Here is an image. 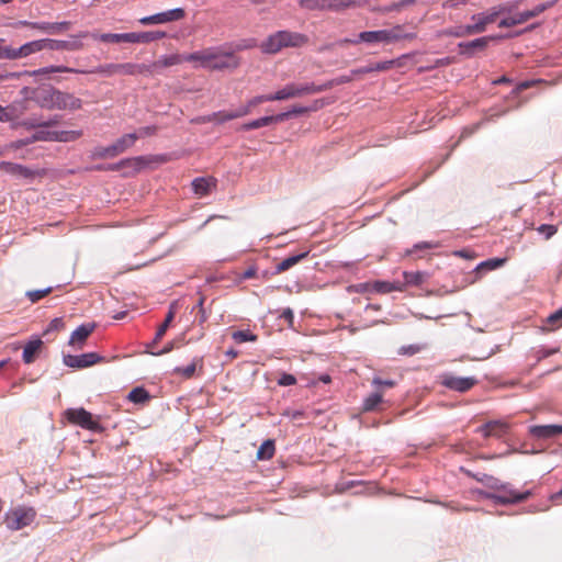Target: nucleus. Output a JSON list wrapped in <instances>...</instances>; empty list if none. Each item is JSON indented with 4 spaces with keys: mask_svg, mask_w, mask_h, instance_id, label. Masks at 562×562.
Instances as JSON below:
<instances>
[{
    "mask_svg": "<svg viewBox=\"0 0 562 562\" xmlns=\"http://www.w3.org/2000/svg\"><path fill=\"white\" fill-rule=\"evenodd\" d=\"M34 101L42 109L50 111H77L82 108V100L80 98L53 86H46L41 90L34 91Z\"/></svg>",
    "mask_w": 562,
    "mask_h": 562,
    "instance_id": "f257e3e1",
    "label": "nucleus"
},
{
    "mask_svg": "<svg viewBox=\"0 0 562 562\" xmlns=\"http://www.w3.org/2000/svg\"><path fill=\"white\" fill-rule=\"evenodd\" d=\"M308 37L305 34L291 31H278L260 45V48L266 54H277L286 47H302L307 44Z\"/></svg>",
    "mask_w": 562,
    "mask_h": 562,
    "instance_id": "f03ea898",
    "label": "nucleus"
},
{
    "mask_svg": "<svg viewBox=\"0 0 562 562\" xmlns=\"http://www.w3.org/2000/svg\"><path fill=\"white\" fill-rule=\"evenodd\" d=\"M76 74H100L104 76H114V75H123V76H136L149 72L150 67L144 64H134V63H122V64H105L100 65L93 70H80Z\"/></svg>",
    "mask_w": 562,
    "mask_h": 562,
    "instance_id": "7ed1b4c3",
    "label": "nucleus"
},
{
    "mask_svg": "<svg viewBox=\"0 0 562 562\" xmlns=\"http://www.w3.org/2000/svg\"><path fill=\"white\" fill-rule=\"evenodd\" d=\"M36 518V510L33 507L16 506L8 510L3 522L8 529L16 531L30 526Z\"/></svg>",
    "mask_w": 562,
    "mask_h": 562,
    "instance_id": "20e7f679",
    "label": "nucleus"
},
{
    "mask_svg": "<svg viewBox=\"0 0 562 562\" xmlns=\"http://www.w3.org/2000/svg\"><path fill=\"white\" fill-rule=\"evenodd\" d=\"M44 48L43 38L34 40L21 45L19 48H13L5 45V40L0 38V59L16 60L26 58Z\"/></svg>",
    "mask_w": 562,
    "mask_h": 562,
    "instance_id": "39448f33",
    "label": "nucleus"
},
{
    "mask_svg": "<svg viewBox=\"0 0 562 562\" xmlns=\"http://www.w3.org/2000/svg\"><path fill=\"white\" fill-rule=\"evenodd\" d=\"M319 93L317 85L314 82L306 83H288L283 88L272 93L273 101H283L293 98Z\"/></svg>",
    "mask_w": 562,
    "mask_h": 562,
    "instance_id": "423d86ee",
    "label": "nucleus"
},
{
    "mask_svg": "<svg viewBox=\"0 0 562 562\" xmlns=\"http://www.w3.org/2000/svg\"><path fill=\"white\" fill-rule=\"evenodd\" d=\"M88 35L89 32H80L78 34L71 35V41L43 38L44 48L50 50H80L83 48L81 40L88 37Z\"/></svg>",
    "mask_w": 562,
    "mask_h": 562,
    "instance_id": "0eeeda50",
    "label": "nucleus"
},
{
    "mask_svg": "<svg viewBox=\"0 0 562 562\" xmlns=\"http://www.w3.org/2000/svg\"><path fill=\"white\" fill-rule=\"evenodd\" d=\"M76 68H70L63 65H50L47 67L38 68L35 70H25V71H19V72H7V74H0V81L9 80V79H20L24 75L29 76H44L49 74H56V72H77Z\"/></svg>",
    "mask_w": 562,
    "mask_h": 562,
    "instance_id": "6e6552de",
    "label": "nucleus"
},
{
    "mask_svg": "<svg viewBox=\"0 0 562 562\" xmlns=\"http://www.w3.org/2000/svg\"><path fill=\"white\" fill-rule=\"evenodd\" d=\"M0 170L9 173L11 176L18 177V178H24L29 180H33L37 177H44L46 175V171L44 169H31L26 166L11 162V161H1L0 162Z\"/></svg>",
    "mask_w": 562,
    "mask_h": 562,
    "instance_id": "1a4fd4ad",
    "label": "nucleus"
},
{
    "mask_svg": "<svg viewBox=\"0 0 562 562\" xmlns=\"http://www.w3.org/2000/svg\"><path fill=\"white\" fill-rule=\"evenodd\" d=\"M356 4V0H302L301 5L307 10L341 11Z\"/></svg>",
    "mask_w": 562,
    "mask_h": 562,
    "instance_id": "9d476101",
    "label": "nucleus"
},
{
    "mask_svg": "<svg viewBox=\"0 0 562 562\" xmlns=\"http://www.w3.org/2000/svg\"><path fill=\"white\" fill-rule=\"evenodd\" d=\"M65 415L69 423L85 429L97 430L99 428V423L94 420L92 414L85 408H69L66 411Z\"/></svg>",
    "mask_w": 562,
    "mask_h": 562,
    "instance_id": "9b49d317",
    "label": "nucleus"
},
{
    "mask_svg": "<svg viewBox=\"0 0 562 562\" xmlns=\"http://www.w3.org/2000/svg\"><path fill=\"white\" fill-rule=\"evenodd\" d=\"M186 16V12L181 8L171 9L165 12L156 13L153 15L144 16L139 19V23L143 25H155L165 24L182 20Z\"/></svg>",
    "mask_w": 562,
    "mask_h": 562,
    "instance_id": "f8f14e48",
    "label": "nucleus"
},
{
    "mask_svg": "<svg viewBox=\"0 0 562 562\" xmlns=\"http://www.w3.org/2000/svg\"><path fill=\"white\" fill-rule=\"evenodd\" d=\"M441 384L452 391L464 393L476 385L477 380L474 376L463 378L447 373L441 375Z\"/></svg>",
    "mask_w": 562,
    "mask_h": 562,
    "instance_id": "ddd939ff",
    "label": "nucleus"
},
{
    "mask_svg": "<svg viewBox=\"0 0 562 562\" xmlns=\"http://www.w3.org/2000/svg\"><path fill=\"white\" fill-rule=\"evenodd\" d=\"M167 159L165 156H138L132 158H125L121 160V165L124 166V169H131L133 173L139 172L151 164H162L166 162Z\"/></svg>",
    "mask_w": 562,
    "mask_h": 562,
    "instance_id": "4468645a",
    "label": "nucleus"
},
{
    "mask_svg": "<svg viewBox=\"0 0 562 562\" xmlns=\"http://www.w3.org/2000/svg\"><path fill=\"white\" fill-rule=\"evenodd\" d=\"M239 65V59L233 53L222 52L213 48L212 59H211V69L212 70H222V69H235Z\"/></svg>",
    "mask_w": 562,
    "mask_h": 562,
    "instance_id": "2eb2a0df",
    "label": "nucleus"
},
{
    "mask_svg": "<svg viewBox=\"0 0 562 562\" xmlns=\"http://www.w3.org/2000/svg\"><path fill=\"white\" fill-rule=\"evenodd\" d=\"M102 360L103 358L99 356L97 352H88L79 356L67 355L64 357V363L67 367L75 369L88 368Z\"/></svg>",
    "mask_w": 562,
    "mask_h": 562,
    "instance_id": "dca6fc26",
    "label": "nucleus"
},
{
    "mask_svg": "<svg viewBox=\"0 0 562 562\" xmlns=\"http://www.w3.org/2000/svg\"><path fill=\"white\" fill-rule=\"evenodd\" d=\"M508 430V425L502 420H491L476 429L484 438L496 437L499 438Z\"/></svg>",
    "mask_w": 562,
    "mask_h": 562,
    "instance_id": "f3484780",
    "label": "nucleus"
},
{
    "mask_svg": "<svg viewBox=\"0 0 562 562\" xmlns=\"http://www.w3.org/2000/svg\"><path fill=\"white\" fill-rule=\"evenodd\" d=\"M363 290H373L378 293L386 294L390 292H403L405 291V284H402L401 281H374L372 283H364L360 285Z\"/></svg>",
    "mask_w": 562,
    "mask_h": 562,
    "instance_id": "a211bd4d",
    "label": "nucleus"
},
{
    "mask_svg": "<svg viewBox=\"0 0 562 562\" xmlns=\"http://www.w3.org/2000/svg\"><path fill=\"white\" fill-rule=\"evenodd\" d=\"M95 329L94 323H87L80 325L78 328H76L70 338H69V345L72 347H76L78 349L82 348L85 341L87 338L93 333Z\"/></svg>",
    "mask_w": 562,
    "mask_h": 562,
    "instance_id": "6ab92c4d",
    "label": "nucleus"
},
{
    "mask_svg": "<svg viewBox=\"0 0 562 562\" xmlns=\"http://www.w3.org/2000/svg\"><path fill=\"white\" fill-rule=\"evenodd\" d=\"M346 43L350 44H358L359 42H366V43H385L390 44L389 35L386 30H379V31H364L359 34L358 40H346Z\"/></svg>",
    "mask_w": 562,
    "mask_h": 562,
    "instance_id": "aec40b11",
    "label": "nucleus"
},
{
    "mask_svg": "<svg viewBox=\"0 0 562 562\" xmlns=\"http://www.w3.org/2000/svg\"><path fill=\"white\" fill-rule=\"evenodd\" d=\"M203 373V358L195 357L187 367H176L173 374L181 376L186 380L192 379L195 374Z\"/></svg>",
    "mask_w": 562,
    "mask_h": 562,
    "instance_id": "412c9836",
    "label": "nucleus"
},
{
    "mask_svg": "<svg viewBox=\"0 0 562 562\" xmlns=\"http://www.w3.org/2000/svg\"><path fill=\"white\" fill-rule=\"evenodd\" d=\"M510 11H512V5L504 4V5H501L498 8V10H494L491 13L474 14L472 16V20L475 22L473 25L474 26H481L482 27V32H484L488 24H491V23L496 21V18L498 16V14L505 13V12H510Z\"/></svg>",
    "mask_w": 562,
    "mask_h": 562,
    "instance_id": "4be33fe9",
    "label": "nucleus"
},
{
    "mask_svg": "<svg viewBox=\"0 0 562 562\" xmlns=\"http://www.w3.org/2000/svg\"><path fill=\"white\" fill-rule=\"evenodd\" d=\"M44 342L40 338H35L30 340L23 348L22 359L24 363L31 364L33 363L37 357L40 356L43 349Z\"/></svg>",
    "mask_w": 562,
    "mask_h": 562,
    "instance_id": "5701e85b",
    "label": "nucleus"
},
{
    "mask_svg": "<svg viewBox=\"0 0 562 562\" xmlns=\"http://www.w3.org/2000/svg\"><path fill=\"white\" fill-rule=\"evenodd\" d=\"M530 434L537 439H549L562 434V426L536 425L530 427Z\"/></svg>",
    "mask_w": 562,
    "mask_h": 562,
    "instance_id": "b1692460",
    "label": "nucleus"
},
{
    "mask_svg": "<svg viewBox=\"0 0 562 562\" xmlns=\"http://www.w3.org/2000/svg\"><path fill=\"white\" fill-rule=\"evenodd\" d=\"M166 36L161 31H148L140 33H126V43H150Z\"/></svg>",
    "mask_w": 562,
    "mask_h": 562,
    "instance_id": "393cba45",
    "label": "nucleus"
},
{
    "mask_svg": "<svg viewBox=\"0 0 562 562\" xmlns=\"http://www.w3.org/2000/svg\"><path fill=\"white\" fill-rule=\"evenodd\" d=\"M492 40H495V37H493V36H484V37L475 38V40H473L471 42L460 43L459 44V48H460L462 54L472 56L474 50H476V49L483 50L484 48H486L487 44Z\"/></svg>",
    "mask_w": 562,
    "mask_h": 562,
    "instance_id": "a878e982",
    "label": "nucleus"
},
{
    "mask_svg": "<svg viewBox=\"0 0 562 562\" xmlns=\"http://www.w3.org/2000/svg\"><path fill=\"white\" fill-rule=\"evenodd\" d=\"M29 110V101L26 98L21 100H15L9 105L5 106V111L8 112L9 122H13L19 120L22 115L26 113Z\"/></svg>",
    "mask_w": 562,
    "mask_h": 562,
    "instance_id": "bb28decb",
    "label": "nucleus"
},
{
    "mask_svg": "<svg viewBox=\"0 0 562 562\" xmlns=\"http://www.w3.org/2000/svg\"><path fill=\"white\" fill-rule=\"evenodd\" d=\"M216 184V180L212 177H200L192 181V189L200 196L207 195L211 189Z\"/></svg>",
    "mask_w": 562,
    "mask_h": 562,
    "instance_id": "cd10ccee",
    "label": "nucleus"
},
{
    "mask_svg": "<svg viewBox=\"0 0 562 562\" xmlns=\"http://www.w3.org/2000/svg\"><path fill=\"white\" fill-rule=\"evenodd\" d=\"M213 48L194 52L183 57V60L190 63H199L200 66L211 69Z\"/></svg>",
    "mask_w": 562,
    "mask_h": 562,
    "instance_id": "c85d7f7f",
    "label": "nucleus"
},
{
    "mask_svg": "<svg viewBox=\"0 0 562 562\" xmlns=\"http://www.w3.org/2000/svg\"><path fill=\"white\" fill-rule=\"evenodd\" d=\"M531 493L529 491L518 493L513 490L506 492L504 495H495L494 498L497 503L501 504H514V503H520L529 498Z\"/></svg>",
    "mask_w": 562,
    "mask_h": 562,
    "instance_id": "c756f323",
    "label": "nucleus"
},
{
    "mask_svg": "<svg viewBox=\"0 0 562 562\" xmlns=\"http://www.w3.org/2000/svg\"><path fill=\"white\" fill-rule=\"evenodd\" d=\"M324 106V102L322 100H314L310 106L294 105L288 112H283L285 114L284 121L290 119L291 116L302 115L308 112L318 111Z\"/></svg>",
    "mask_w": 562,
    "mask_h": 562,
    "instance_id": "7c9ffc66",
    "label": "nucleus"
},
{
    "mask_svg": "<svg viewBox=\"0 0 562 562\" xmlns=\"http://www.w3.org/2000/svg\"><path fill=\"white\" fill-rule=\"evenodd\" d=\"M428 277V273L423 271H404V281L401 283L405 284V289L411 285L419 286L427 281Z\"/></svg>",
    "mask_w": 562,
    "mask_h": 562,
    "instance_id": "2f4dec72",
    "label": "nucleus"
},
{
    "mask_svg": "<svg viewBox=\"0 0 562 562\" xmlns=\"http://www.w3.org/2000/svg\"><path fill=\"white\" fill-rule=\"evenodd\" d=\"M383 402V391L378 389L369 396H367L362 404V412L378 411Z\"/></svg>",
    "mask_w": 562,
    "mask_h": 562,
    "instance_id": "473e14b6",
    "label": "nucleus"
},
{
    "mask_svg": "<svg viewBox=\"0 0 562 562\" xmlns=\"http://www.w3.org/2000/svg\"><path fill=\"white\" fill-rule=\"evenodd\" d=\"M137 139H138V135L132 134V133L125 134L122 137H120L119 139H116V142L112 144L116 156L124 153L126 149L131 148L132 146H134V144L136 143Z\"/></svg>",
    "mask_w": 562,
    "mask_h": 562,
    "instance_id": "72a5a7b5",
    "label": "nucleus"
},
{
    "mask_svg": "<svg viewBox=\"0 0 562 562\" xmlns=\"http://www.w3.org/2000/svg\"><path fill=\"white\" fill-rule=\"evenodd\" d=\"M445 33L447 35L454 36V37H463V36L482 33V27L474 26L473 24L460 25V26H456L453 29L447 30Z\"/></svg>",
    "mask_w": 562,
    "mask_h": 562,
    "instance_id": "f704fd0d",
    "label": "nucleus"
},
{
    "mask_svg": "<svg viewBox=\"0 0 562 562\" xmlns=\"http://www.w3.org/2000/svg\"><path fill=\"white\" fill-rule=\"evenodd\" d=\"M307 255H308V252L305 251L300 255L291 256V257L283 259L281 262H279L276 266V273L279 274V273H282V272L291 269L292 267L297 265L300 261H302L304 258H306Z\"/></svg>",
    "mask_w": 562,
    "mask_h": 562,
    "instance_id": "c9c22d12",
    "label": "nucleus"
},
{
    "mask_svg": "<svg viewBox=\"0 0 562 562\" xmlns=\"http://www.w3.org/2000/svg\"><path fill=\"white\" fill-rule=\"evenodd\" d=\"M390 43L398 42L402 40H414L415 33H406L403 25H395L392 29L386 30Z\"/></svg>",
    "mask_w": 562,
    "mask_h": 562,
    "instance_id": "e433bc0d",
    "label": "nucleus"
},
{
    "mask_svg": "<svg viewBox=\"0 0 562 562\" xmlns=\"http://www.w3.org/2000/svg\"><path fill=\"white\" fill-rule=\"evenodd\" d=\"M273 101L272 93L271 94H261L256 95L247 101V103L238 109V112H243L244 116L248 115L252 108H256L257 105L263 103V102H270Z\"/></svg>",
    "mask_w": 562,
    "mask_h": 562,
    "instance_id": "4c0bfd02",
    "label": "nucleus"
},
{
    "mask_svg": "<svg viewBox=\"0 0 562 562\" xmlns=\"http://www.w3.org/2000/svg\"><path fill=\"white\" fill-rule=\"evenodd\" d=\"M90 37L94 40H99L104 43H126V33L123 34H116V33H104V34H98V33H89Z\"/></svg>",
    "mask_w": 562,
    "mask_h": 562,
    "instance_id": "58836bf2",
    "label": "nucleus"
},
{
    "mask_svg": "<svg viewBox=\"0 0 562 562\" xmlns=\"http://www.w3.org/2000/svg\"><path fill=\"white\" fill-rule=\"evenodd\" d=\"M82 136L81 131H54L50 138H55V142H74Z\"/></svg>",
    "mask_w": 562,
    "mask_h": 562,
    "instance_id": "ea45409f",
    "label": "nucleus"
},
{
    "mask_svg": "<svg viewBox=\"0 0 562 562\" xmlns=\"http://www.w3.org/2000/svg\"><path fill=\"white\" fill-rule=\"evenodd\" d=\"M276 447L273 440H266L262 442V445L259 447L257 451V458L259 460H269L274 456Z\"/></svg>",
    "mask_w": 562,
    "mask_h": 562,
    "instance_id": "a19ab883",
    "label": "nucleus"
},
{
    "mask_svg": "<svg viewBox=\"0 0 562 562\" xmlns=\"http://www.w3.org/2000/svg\"><path fill=\"white\" fill-rule=\"evenodd\" d=\"M244 113L236 111L226 112V111H218L212 113V117L214 119V122L222 124L231 120L243 117Z\"/></svg>",
    "mask_w": 562,
    "mask_h": 562,
    "instance_id": "79ce46f5",
    "label": "nucleus"
},
{
    "mask_svg": "<svg viewBox=\"0 0 562 562\" xmlns=\"http://www.w3.org/2000/svg\"><path fill=\"white\" fill-rule=\"evenodd\" d=\"M542 11H543V7L539 5L533 10H527L524 12H519L515 15H512V18H513V20H515L516 25H518V24H522V23L529 21L530 19L537 16Z\"/></svg>",
    "mask_w": 562,
    "mask_h": 562,
    "instance_id": "37998d69",
    "label": "nucleus"
},
{
    "mask_svg": "<svg viewBox=\"0 0 562 562\" xmlns=\"http://www.w3.org/2000/svg\"><path fill=\"white\" fill-rule=\"evenodd\" d=\"M173 318H175V311L172 307H170L169 312L166 315L164 323L159 326V328L156 331L153 344H157L161 340V338L166 334V331H167L169 325L171 324V322L173 321Z\"/></svg>",
    "mask_w": 562,
    "mask_h": 562,
    "instance_id": "c03bdc74",
    "label": "nucleus"
},
{
    "mask_svg": "<svg viewBox=\"0 0 562 562\" xmlns=\"http://www.w3.org/2000/svg\"><path fill=\"white\" fill-rule=\"evenodd\" d=\"M355 79V77L350 74V76H340V77H337L333 80H329L325 83H322V85H317V88L319 89V92H323V91H327L329 89H331L333 87L335 86H339V85H344V83H347V82H350Z\"/></svg>",
    "mask_w": 562,
    "mask_h": 562,
    "instance_id": "a18cd8bd",
    "label": "nucleus"
},
{
    "mask_svg": "<svg viewBox=\"0 0 562 562\" xmlns=\"http://www.w3.org/2000/svg\"><path fill=\"white\" fill-rule=\"evenodd\" d=\"M415 3H416V0H401V1H397V2H393V3L389 4V5H385L383 8H380V9H378V11H380L382 13H390V12H393V11H401L404 8L413 5Z\"/></svg>",
    "mask_w": 562,
    "mask_h": 562,
    "instance_id": "49530a36",
    "label": "nucleus"
},
{
    "mask_svg": "<svg viewBox=\"0 0 562 562\" xmlns=\"http://www.w3.org/2000/svg\"><path fill=\"white\" fill-rule=\"evenodd\" d=\"M507 261L506 258H492V259H487L483 262H481L476 270L480 271V270H495L497 268H501L502 266L505 265V262Z\"/></svg>",
    "mask_w": 562,
    "mask_h": 562,
    "instance_id": "de8ad7c7",
    "label": "nucleus"
},
{
    "mask_svg": "<svg viewBox=\"0 0 562 562\" xmlns=\"http://www.w3.org/2000/svg\"><path fill=\"white\" fill-rule=\"evenodd\" d=\"M127 398L133 403H144L149 398V394L143 387H135L130 392Z\"/></svg>",
    "mask_w": 562,
    "mask_h": 562,
    "instance_id": "09e8293b",
    "label": "nucleus"
},
{
    "mask_svg": "<svg viewBox=\"0 0 562 562\" xmlns=\"http://www.w3.org/2000/svg\"><path fill=\"white\" fill-rule=\"evenodd\" d=\"M232 338L235 340V342L241 344L247 341H256L258 337L250 330H237L232 334Z\"/></svg>",
    "mask_w": 562,
    "mask_h": 562,
    "instance_id": "8fccbe9b",
    "label": "nucleus"
},
{
    "mask_svg": "<svg viewBox=\"0 0 562 562\" xmlns=\"http://www.w3.org/2000/svg\"><path fill=\"white\" fill-rule=\"evenodd\" d=\"M93 158L98 159H105V158H114L116 157V154L113 149V146H106V147H97L92 151Z\"/></svg>",
    "mask_w": 562,
    "mask_h": 562,
    "instance_id": "3c124183",
    "label": "nucleus"
},
{
    "mask_svg": "<svg viewBox=\"0 0 562 562\" xmlns=\"http://www.w3.org/2000/svg\"><path fill=\"white\" fill-rule=\"evenodd\" d=\"M182 60H183V58L180 57L179 55H170V56H166V57H162L161 59L157 60L154 64V67H170V66L180 64Z\"/></svg>",
    "mask_w": 562,
    "mask_h": 562,
    "instance_id": "603ef678",
    "label": "nucleus"
},
{
    "mask_svg": "<svg viewBox=\"0 0 562 562\" xmlns=\"http://www.w3.org/2000/svg\"><path fill=\"white\" fill-rule=\"evenodd\" d=\"M547 325L550 326L551 330L558 329L562 326V307L548 316Z\"/></svg>",
    "mask_w": 562,
    "mask_h": 562,
    "instance_id": "864d4df0",
    "label": "nucleus"
},
{
    "mask_svg": "<svg viewBox=\"0 0 562 562\" xmlns=\"http://www.w3.org/2000/svg\"><path fill=\"white\" fill-rule=\"evenodd\" d=\"M50 292H52V288H46L44 290H33V291H27L26 296L29 297V300L32 303H35V302L42 300L43 297L47 296Z\"/></svg>",
    "mask_w": 562,
    "mask_h": 562,
    "instance_id": "5fc2aeb1",
    "label": "nucleus"
},
{
    "mask_svg": "<svg viewBox=\"0 0 562 562\" xmlns=\"http://www.w3.org/2000/svg\"><path fill=\"white\" fill-rule=\"evenodd\" d=\"M395 65L394 60H385V61H379V63H372L370 64L371 72H381L386 71L393 68Z\"/></svg>",
    "mask_w": 562,
    "mask_h": 562,
    "instance_id": "6e6d98bb",
    "label": "nucleus"
},
{
    "mask_svg": "<svg viewBox=\"0 0 562 562\" xmlns=\"http://www.w3.org/2000/svg\"><path fill=\"white\" fill-rule=\"evenodd\" d=\"M424 349L423 345L412 344L407 346H403L398 349V353L402 356H414L420 352Z\"/></svg>",
    "mask_w": 562,
    "mask_h": 562,
    "instance_id": "4d7b16f0",
    "label": "nucleus"
},
{
    "mask_svg": "<svg viewBox=\"0 0 562 562\" xmlns=\"http://www.w3.org/2000/svg\"><path fill=\"white\" fill-rule=\"evenodd\" d=\"M284 116L285 114H277V115H269V116H263V117H260L258 119L259 121V126L260 127H263V126H268L270 124H273V123H281L284 121Z\"/></svg>",
    "mask_w": 562,
    "mask_h": 562,
    "instance_id": "13d9d810",
    "label": "nucleus"
},
{
    "mask_svg": "<svg viewBox=\"0 0 562 562\" xmlns=\"http://www.w3.org/2000/svg\"><path fill=\"white\" fill-rule=\"evenodd\" d=\"M372 385L375 387V390L380 389L384 392V389H391L395 385V382L393 380H383L381 378H374L372 380Z\"/></svg>",
    "mask_w": 562,
    "mask_h": 562,
    "instance_id": "bf43d9fd",
    "label": "nucleus"
},
{
    "mask_svg": "<svg viewBox=\"0 0 562 562\" xmlns=\"http://www.w3.org/2000/svg\"><path fill=\"white\" fill-rule=\"evenodd\" d=\"M33 142H34L33 136L31 138H26V139H19V140H15V142L4 145V149H10V151L16 150V149H20V148L33 143Z\"/></svg>",
    "mask_w": 562,
    "mask_h": 562,
    "instance_id": "052dcab7",
    "label": "nucleus"
},
{
    "mask_svg": "<svg viewBox=\"0 0 562 562\" xmlns=\"http://www.w3.org/2000/svg\"><path fill=\"white\" fill-rule=\"evenodd\" d=\"M537 231L540 233V234H543L546 236L547 239L551 238L557 232H558V228L557 226L554 225H550V224H542L540 225Z\"/></svg>",
    "mask_w": 562,
    "mask_h": 562,
    "instance_id": "680f3d73",
    "label": "nucleus"
},
{
    "mask_svg": "<svg viewBox=\"0 0 562 562\" xmlns=\"http://www.w3.org/2000/svg\"><path fill=\"white\" fill-rule=\"evenodd\" d=\"M296 383V378L290 373H282L278 379V384L281 386H290Z\"/></svg>",
    "mask_w": 562,
    "mask_h": 562,
    "instance_id": "e2e57ef3",
    "label": "nucleus"
},
{
    "mask_svg": "<svg viewBox=\"0 0 562 562\" xmlns=\"http://www.w3.org/2000/svg\"><path fill=\"white\" fill-rule=\"evenodd\" d=\"M560 351V348H541L537 351V360L540 361Z\"/></svg>",
    "mask_w": 562,
    "mask_h": 562,
    "instance_id": "0e129e2a",
    "label": "nucleus"
},
{
    "mask_svg": "<svg viewBox=\"0 0 562 562\" xmlns=\"http://www.w3.org/2000/svg\"><path fill=\"white\" fill-rule=\"evenodd\" d=\"M156 133H157L156 126H144V127H140L135 134H137L138 138H140V137H147V136L155 135Z\"/></svg>",
    "mask_w": 562,
    "mask_h": 562,
    "instance_id": "69168bd1",
    "label": "nucleus"
},
{
    "mask_svg": "<svg viewBox=\"0 0 562 562\" xmlns=\"http://www.w3.org/2000/svg\"><path fill=\"white\" fill-rule=\"evenodd\" d=\"M469 0H446L442 7L446 9H458L461 5H465Z\"/></svg>",
    "mask_w": 562,
    "mask_h": 562,
    "instance_id": "338daca9",
    "label": "nucleus"
},
{
    "mask_svg": "<svg viewBox=\"0 0 562 562\" xmlns=\"http://www.w3.org/2000/svg\"><path fill=\"white\" fill-rule=\"evenodd\" d=\"M280 318H283L284 321H286V323L290 327H293L294 314L290 307L284 308L282 311V313L280 314Z\"/></svg>",
    "mask_w": 562,
    "mask_h": 562,
    "instance_id": "774afa93",
    "label": "nucleus"
}]
</instances>
